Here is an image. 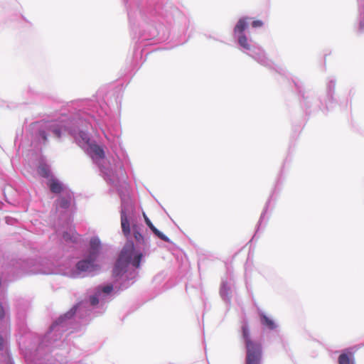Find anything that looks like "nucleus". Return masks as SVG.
Here are the masks:
<instances>
[{"label":"nucleus","mask_w":364,"mask_h":364,"mask_svg":"<svg viewBox=\"0 0 364 364\" xmlns=\"http://www.w3.org/2000/svg\"><path fill=\"white\" fill-rule=\"evenodd\" d=\"M9 220H12V219L10 218H6V223L9 224Z\"/></svg>","instance_id":"b1692460"},{"label":"nucleus","mask_w":364,"mask_h":364,"mask_svg":"<svg viewBox=\"0 0 364 364\" xmlns=\"http://www.w3.org/2000/svg\"><path fill=\"white\" fill-rule=\"evenodd\" d=\"M247 26V18H241L234 28L233 36L239 46L240 50L250 56L261 65L273 68L279 74L284 75L285 70L282 68H274L272 62L267 57L265 51L245 35V31Z\"/></svg>","instance_id":"423d86ee"},{"label":"nucleus","mask_w":364,"mask_h":364,"mask_svg":"<svg viewBox=\"0 0 364 364\" xmlns=\"http://www.w3.org/2000/svg\"><path fill=\"white\" fill-rule=\"evenodd\" d=\"M338 364H355L353 355L349 352V349L344 350L338 356Z\"/></svg>","instance_id":"a211bd4d"},{"label":"nucleus","mask_w":364,"mask_h":364,"mask_svg":"<svg viewBox=\"0 0 364 364\" xmlns=\"http://www.w3.org/2000/svg\"><path fill=\"white\" fill-rule=\"evenodd\" d=\"M263 26V22L260 20L253 21L252 23V26L253 28H259Z\"/></svg>","instance_id":"412c9836"},{"label":"nucleus","mask_w":364,"mask_h":364,"mask_svg":"<svg viewBox=\"0 0 364 364\" xmlns=\"http://www.w3.org/2000/svg\"><path fill=\"white\" fill-rule=\"evenodd\" d=\"M255 235L254 236H252V238H251V240H253V239L255 238Z\"/></svg>","instance_id":"cd10ccee"},{"label":"nucleus","mask_w":364,"mask_h":364,"mask_svg":"<svg viewBox=\"0 0 364 364\" xmlns=\"http://www.w3.org/2000/svg\"><path fill=\"white\" fill-rule=\"evenodd\" d=\"M255 235L254 236H252V238H251V240H253V239L255 238Z\"/></svg>","instance_id":"bb28decb"},{"label":"nucleus","mask_w":364,"mask_h":364,"mask_svg":"<svg viewBox=\"0 0 364 364\" xmlns=\"http://www.w3.org/2000/svg\"><path fill=\"white\" fill-rule=\"evenodd\" d=\"M213 39L215 40V41H219V39L217 38H213Z\"/></svg>","instance_id":"a878e982"},{"label":"nucleus","mask_w":364,"mask_h":364,"mask_svg":"<svg viewBox=\"0 0 364 364\" xmlns=\"http://www.w3.org/2000/svg\"><path fill=\"white\" fill-rule=\"evenodd\" d=\"M50 355L49 353H46L45 355V358H43L41 360H38L36 364H44V363L54 364L53 362L50 360Z\"/></svg>","instance_id":"aec40b11"},{"label":"nucleus","mask_w":364,"mask_h":364,"mask_svg":"<svg viewBox=\"0 0 364 364\" xmlns=\"http://www.w3.org/2000/svg\"><path fill=\"white\" fill-rule=\"evenodd\" d=\"M132 31L140 43L152 41L156 44L166 41L170 34L171 13L154 0H123Z\"/></svg>","instance_id":"7ed1b4c3"},{"label":"nucleus","mask_w":364,"mask_h":364,"mask_svg":"<svg viewBox=\"0 0 364 364\" xmlns=\"http://www.w3.org/2000/svg\"><path fill=\"white\" fill-rule=\"evenodd\" d=\"M241 338L246 349L245 364H261L262 345L251 338L249 323L245 318L242 321Z\"/></svg>","instance_id":"0eeeda50"},{"label":"nucleus","mask_w":364,"mask_h":364,"mask_svg":"<svg viewBox=\"0 0 364 364\" xmlns=\"http://www.w3.org/2000/svg\"><path fill=\"white\" fill-rule=\"evenodd\" d=\"M233 284L232 278L229 280L222 279L219 294L222 300L228 306L231 304Z\"/></svg>","instance_id":"9d476101"},{"label":"nucleus","mask_w":364,"mask_h":364,"mask_svg":"<svg viewBox=\"0 0 364 364\" xmlns=\"http://www.w3.org/2000/svg\"><path fill=\"white\" fill-rule=\"evenodd\" d=\"M6 341L0 335V364H14L10 354L5 350Z\"/></svg>","instance_id":"ddd939ff"},{"label":"nucleus","mask_w":364,"mask_h":364,"mask_svg":"<svg viewBox=\"0 0 364 364\" xmlns=\"http://www.w3.org/2000/svg\"><path fill=\"white\" fill-rule=\"evenodd\" d=\"M257 314L263 331H277L279 324L270 316H267L262 309H257Z\"/></svg>","instance_id":"1a4fd4ad"},{"label":"nucleus","mask_w":364,"mask_h":364,"mask_svg":"<svg viewBox=\"0 0 364 364\" xmlns=\"http://www.w3.org/2000/svg\"><path fill=\"white\" fill-rule=\"evenodd\" d=\"M121 199V226L122 231L127 238L112 269V277L114 284H103L96 287L93 294L90 295L89 301H82L75 304L68 311L60 315L53 322L47 333L42 338L38 351L45 348L51 349L60 346L63 333L70 329H75L74 323H84L90 316L88 304L95 306L104 304L111 296L114 289L123 291L129 288L136 281L143 257L151 252L150 236L143 234L141 228L134 223V207L128 194H124L119 189Z\"/></svg>","instance_id":"f03ea898"},{"label":"nucleus","mask_w":364,"mask_h":364,"mask_svg":"<svg viewBox=\"0 0 364 364\" xmlns=\"http://www.w3.org/2000/svg\"><path fill=\"white\" fill-rule=\"evenodd\" d=\"M358 7V32L362 33L364 32V0H357Z\"/></svg>","instance_id":"f3484780"},{"label":"nucleus","mask_w":364,"mask_h":364,"mask_svg":"<svg viewBox=\"0 0 364 364\" xmlns=\"http://www.w3.org/2000/svg\"><path fill=\"white\" fill-rule=\"evenodd\" d=\"M18 314H21V310H20V309H18Z\"/></svg>","instance_id":"393cba45"},{"label":"nucleus","mask_w":364,"mask_h":364,"mask_svg":"<svg viewBox=\"0 0 364 364\" xmlns=\"http://www.w3.org/2000/svg\"><path fill=\"white\" fill-rule=\"evenodd\" d=\"M37 172L41 176L45 178H48L51 176V171L49 165L43 161L39 163V165L37 168Z\"/></svg>","instance_id":"6ab92c4d"},{"label":"nucleus","mask_w":364,"mask_h":364,"mask_svg":"<svg viewBox=\"0 0 364 364\" xmlns=\"http://www.w3.org/2000/svg\"><path fill=\"white\" fill-rule=\"evenodd\" d=\"M100 255L87 252L85 259L75 263L67 257H58L53 259H42L44 269H33V272H43V274H60L72 279L94 276L100 269L96 263Z\"/></svg>","instance_id":"20e7f679"},{"label":"nucleus","mask_w":364,"mask_h":364,"mask_svg":"<svg viewBox=\"0 0 364 364\" xmlns=\"http://www.w3.org/2000/svg\"><path fill=\"white\" fill-rule=\"evenodd\" d=\"M282 171H281V173H280V176L279 177V178L276 181V183H275V186H274V190L272 191L269 199L267 200L266 204H265V206L264 208V210L261 213V215L259 217V221H258V223H257V232L259 230V227L261 225V223L264 218V215L267 211V209L269 208V203L273 198V196L274 194L276 193L277 191V189L278 188V186L282 183L281 182V177H282Z\"/></svg>","instance_id":"4468645a"},{"label":"nucleus","mask_w":364,"mask_h":364,"mask_svg":"<svg viewBox=\"0 0 364 364\" xmlns=\"http://www.w3.org/2000/svg\"><path fill=\"white\" fill-rule=\"evenodd\" d=\"M5 316H6L5 309L3 306V305L1 304V303H0V320L4 319Z\"/></svg>","instance_id":"4be33fe9"},{"label":"nucleus","mask_w":364,"mask_h":364,"mask_svg":"<svg viewBox=\"0 0 364 364\" xmlns=\"http://www.w3.org/2000/svg\"><path fill=\"white\" fill-rule=\"evenodd\" d=\"M102 250V243L97 236L91 237L87 252L100 255Z\"/></svg>","instance_id":"dca6fc26"},{"label":"nucleus","mask_w":364,"mask_h":364,"mask_svg":"<svg viewBox=\"0 0 364 364\" xmlns=\"http://www.w3.org/2000/svg\"><path fill=\"white\" fill-rule=\"evenodd\" d=\"M58 225L61 226L63 228L66 229L63 232L62 238L68 243L76 244L80 240V235L76 231L71 229V223L69 226H63V222L58 221Z\"/></svg>","instance_id":"9b49d317"},{"label":"nucleus","mask_w":364,"mask_h":364,"mask_svg":"<svg viewBox=\"0 0 364 364\" xmlns=\"http://www.w3.org/2000/svg\"><path fill=\"white\" fill-rule=\"evenodd\" d=\"M48 186L50 191L55 194L60 195L65 191H70L63 183L58 179L52 177L48 182Z\"/></svg>","instance_id":"f8f14e48"},{"label":"nucleus","mask_w":364,"mask_h":364,"mask_svg":"<svg viewBox=\"0 0 364 364\" xmlns=\"http://www.w3.org/2000/svg\"><path fill=\"white\" fill-rule=\"evenodd\" d=\"M292 82L301 97L300 103L306 114H310L320 109L329 110L334 107L336 103L334 98L336 80L334 77H329L327 82L324 102L315 92L305 90L303 82L297 77L292 79Z\"/></svg>","instance_id":"39448f33"},{"label":"nucleus","mask_w":364,"mask_h":364,"mask_svg":"<svg viewBox=\"0 0 364 364\" xmlns=\"http://www.w3.org/2000/svg\"><path fill=\"white\" fill-rule=\"evenodd\" d=\"M75 203L73 193L70 191H65L60 195H58L54 201L55 210L58 214V222H63V226H69L73 222L71 206Z\"/></svg>","instance_id":"6e6552de"},{"label":"nucleus","mask_w":364,"mask_h":364,"mask_svg":"<svg viewBox=\"0 0 364 364\" xmlns=\"http://www.w3.org/2000/svg\"><path fill=\"white\" fill-rule=\"evenodd\" d=\"M144 219H145V223L146 224V225L149 227V228L151 230V232L154 234V235H156L157 237H159V239H161V240L164 241V242H168V243H172V242L171 241V240L166 236L162 232H161L160 230H159L154 225L153 223H151V221L149 219V218H147L146 215H144Z\"/></svg>","instance_id":"2eb2a0df"},{"label":"nucleus","mask_w":364,"mask_h":364,"mask_svg":"<svg viewBox=\"0 0 364 364\" xmlns=\"http://www.w3.org/2000/svg\"><path fill=\"white\" fill-rule=\"evenodd\" d=\"M55 361L57 362H59V363H63L65 361V359L60 358H56L55 359Z\"/></svg>","instance_id":"5701e85b"},{"label":"nucleus","mask_w":364,"mask_h":364,"mask_svg":"<svg viewBox=\"0 0 364 364\" xmlns=\"http://www.w3.org/2000/svg\"><path fill=\"white\" fill-rule=\"evenodd\" d=\"M122 99V95L119 90L105 92L100 90L92 99L72 102L69 113L62 112L58 118L46 123L31 124V146L46 144L49 134H53L57 139L65 134L70 135L98 166L104 179L116 187L118 193L120 189L124 194H128L129 185L127 181L128 176L124 165L117 163L115 171L104 166V149L91 140L87 132L89 127L101 129L107 145L116 152L121 147V139L112 109H120Z\"/></svg>","instance_id":"f257e3e1"}]
</instances>
